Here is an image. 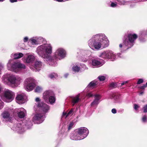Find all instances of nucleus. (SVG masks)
I'll return each instance as SVG.
<instances>
[{"label": "nucleus", "mask_w": 147, "mask_h": 147, "mask_svg": "<svg viewBox=\"0 0 147 147\" xmlns=\"http://www.w3.org/2000/svg\"><path fill=\"white\" fill-rule=\"evenodd\" d=\"M77 137L75 136L74 138H72V136H75V134H72L71 136V138L72 140H80L86 137L89 133L87 129L84 127H81L77 130Z\"/></svg>", "instance_id": "1"}, {"label": "nucleus", "mask_w": 147, "mask_h": 147, "mask_svg": "<svg viewBox=\"0 0 147 147\" xmlns=\"http://www.w3.org/2000/svg\"><path fill=\"white\" fill-rule=\"evenodd\" d=\"M94 41L93 42V45L96 49H99L101 48V46L103 45L105 41V36L97 34L94 36Z\"/></svg>", "instance_id": "2"}, {"label": "nucleus", "mask_w": 147, "mask_h": 147, "mask_svg": "<svg viewBox=\"0 0 147 147\" xmlns=\"http://www.w3.org/2000/svg\"><path fill=\"white\" fill-rule=\"evenodd\" d=\"M38 53L41 56H43L45 54L48 55L52 53V47L50 45L45 46H41L37 49Z\"/></svg>", "instance_id": "3"}, {"label": "nucleus", "mask_w": 147, "mask_h": 147, "mask_svg": "<svg viewBox=\"0 0 147 147\" xmlns=\"http://www.w3.org/2000/svg\"><path fill=\"white\" fill-rule=\"evenodd\" d=\"M36 80L32 78L26 79L25 82L26 89L27 91H30L33 89L36 86Z\"/></svg>", "instance_id": "4"}, {"label": "nucleus", "mask_w": 147, "mask_h": 147, "mask_svg": "<svg viewBox=\"0 0 147 147\" xmlns=\"http://www.w3.org/2000/svg\"><path fill=\"white\" fill-rule=\"evenodd\" d=\"M1 116L6 122H11L12 120V115L7 111H4L1 114Z\"/></svg>", "instance_id": "5"}, {"label": "nucleus", "mask_w": 147, "mask_h": 147, "mask_svg": "<svg viewBox=\"0 0 147 147\" xmlns=\"http://www.w3.org/2000/svg\"><path fill=\"white\" fill-rule=\"evenodd\" d=\"M21 78L18 76H15L13 75L10 76L8 78V81L12 84H19Z\"/></svg>", "instance_id": "6"}, {"label": "nucleus", "mask_w": 147, "mask_h": 147, "mask_svg": "<svg viewBox=\"0 0 147 147\" xmlns=\"http://www.w3.org/2000/svg\"><path fill=\"white\" fill-rule=\"evenodd\" d=\"M37 107L41 111L45 113H47L49 109V106L43 102H40L38 104Z\"/></svg>", "instance_id": "7"}, {"label": "nucleus", "mask_w": 147, "mask_h": 147, "mask_svg": "<svg viewBox=\"0 0 147 147\" xmlns=\"http://www.w3.org/2000/svg\"><path fill=\"white\" fill-rule=\"evenodd\" d=\"M129 48L134 45L138 36L137 34L133 33H129Z\"/></svg>", "instance_id": "8"}, {"label": "nucleus", "mask_w": 147, "mask_h": 147, "mask_svg": "<svg viewBox=\"0 0 147 147\" xmlns=\"http://www.w3.org/2000/svg\"><path fill=\"white\" fill-rule=\"evenodd\" d=\"M13 71L17 72L18 70L24 69L25 68V66L24 65L18 63H15L13 64L11 66Z\"/></svg>", "instance_id": "9"}, {"label": "nucleus", "mask_w": 147, "mask_h": 147, "mask_svg": "<svg viewBox=\"0 0 147 147\" xmlns=\"http://www.w3.org/2000/svg\"><path fill=\"white\" fill-rule=\"evenodd\" d=\"M44 120L43 115L41 113H36L33 117L32 121L33 122H38V123H42Z\"/></svg>", "instance_id": "10"}, {"label": "nucleus", "mask_w": 147, "mask_h": 147, "mask_svg": "<svg viewBox=\"0 0 147 147\" xmlns=\"http://www.w3.org/2000/svg\"><path fill=\"white\" fill-rule=\"evenodd\" d=\"M128 45L129 34H127L124 36L123 46L121 44H120L119 45V47L120 48H122L123 47L124 48V49H127L129 48Z\"/></svg>", "instance_id": "11"}, {"label": "nucleus", "mask_w": 147, "mask_h": 147, "mask_svg": "<svg viewBox=\"0 0 147 147\" xmlns=\"http://www.w3.org/2000/svg\"><path fill=\"white\" fill-rule=\"evenodd\" d=\"M54 95V92L51 90H47L43 94V98L45 101L47 102H48V98L51 95Z\"/></svg>", "instance_id": "12"}, {"label": "nucleus", "mask_w": 147, "mask_h": 147, "mask_svg": "<svg viewBox=\"0 0 147 147\" xmlns=\"http://www.w3.org/2000/svg\"><path fill=\"white\" fill-rule=\"evenodd\" d=\"M4 96L8 100V102L11 101L14 98L13 93L10 90H7L5 92Z\"/></svg>", "instance_id": "13"}, {"label": "nucleus", "mask_w": 147, "mask_h": 147, "mask_svg": "<svg viewBox=\"0 0 147 147\" xmlns=\"http://www.w3.org/2000/svg\"><path fill=\"white\" fill-rule=\"evenodd\" d=\"M65 51L64 50L62 49H59L55 52L54 57L55 58H57V55L58 56L62 57H64L65 56Z\"/></svg>", "instance_id": "14"}, {"label": "nucleus", "mask_w": 147, "mask_h": 147, "mask_svg": "<svg viewBox=\"0 0 147 147\" xmlns=\"http://www.w3.org/2000/svg\"><path fill=\"white\" fill-rule=\"evenodd\" d=\"M147 35V31L146 30H143L140 31L139 33V40L142 42H143L145 41V38L143 37H146Z\"/></svg>", "instance_id": "15"}, {"label": "nucleus", "mask_w": 147, "mask_h": 147, "mask_svg": "<svg viewBox=\"0 0 147 147\" xmlns=\"http://www.w3.org/2000/svg\"><path fill=\"white\" fill-rule=\"evenodd\" d=\"M107 54V51H104L100 53L98 55V57L105 59H108L109 57H108Z\"/></svg>", "instance_id": "16"}, {"label": "nucleus", "mask_w": 147, "mask_h": 147, "mask_svg": "<svg viewBox=\"0 0 147 147\" xmlns=\"http://www.w3.org/2000/svg\"><path fill=\"white\" fill-rule=\"evenodd\" d=\"M34 56L31 55H28L26 59V62L27 63L32 62L34 59Z\"/></svg>", "instance_id": "17"}, {"label": "nucleus", "mask_w": 147, "mask_h": 147, "mask_svg": "<svg viewBox=\"0 0 147 147\" xmlns=\"http://www.w3.org/2000/svg\"><path fill=\"white\" fill-rule=\"evenodd\" d=\"M80 96V94H79L73 98L72 100L73 106L75 104L78 103L80 100H81V99L79 98Z\"/></svg>", "instance_id": "18"}, {"label": "nucleus", "mask_w": 147, "mask_h": 147, "mask_svg": "<svg viewBox=\"0 0 147 147\" xmlns=\"http://www.w3.org/2000/svg\"><path fill=\"white\" fill-rule=\"evenodd\" d=\"M42 65V63L39 61H37L35 62L34 67L37 71L40 70L39 69Z\"/></svg>", "instance_id": "19"}, {"label": "nucleus", "mask_w": 147, "mask_h": 147, "mask_svg": "<svg viewBox=\"0 0 147 147\" xmlns=\"http://www.w3.org/2000/svg\"><path fill=\"white\" fill-rule=\"evenodd\" d=\"M108 57L109 58H108V59H115L116 57V55L113 54V52L111 51H107Z\"/></svg>", "instance_id": "20"}, {"label": "nucleus", "mask_w": 147, "mask_h": 147, "mask_svg": "<svg viewBox=\"0 0 147 147\" xmlns=\"http://www.w3.org/2000/svg\"><path fill=\"white\" fill-rule=\"evenodd\" d=\"M56 100V98L55 96V94L51 96L48 98V102L51 104L54 103Z\"/></svg>", "instance_id": "21"}, {"label": "nucleus", "mask_w": 147, "mask_h": 147, "mask_svg": "<svg viewBox=\"0 0 147 147\" xmlns=\"http://www.w3.org/2000/svg\"><path fill=\"white\" fill-rule=\"evenodd\" d=\"M92 64L93 66H101L102 63L99 61L94 59L92 61Z\"/></svg>", "instance_id": "22"}, {"label": "nucleus", "mask_w": 147, "mask_h": 147, "mask_svg": "<svg viewBox=\"0 0 147 147\" xmlns=\"http://www.w3.org/2000/svg\"><path fill=\"white\" fill-rule=\"evenodd\" d=\"M24 95L23 94H18L16 97V100L19 101H22L24 99Z\"/></svg>", "instance_id": "23"}, {"label": "nucleus", "mask_w": 147, "mask_h": 147, "mask_svg": "<svg viewBox=\"0 0 147 147\" xmlns=\"http://www.w3.org/2000/svg\"><path fill=\"white\" fill-rule=\"evenodd\" d=\"M23 56V54L22 53H16L14 55V59H17L22 57Z\"/></svg>", "instance_id": "24"}, {"label": "nucleus", "mask_w": 147, "mask_h": 147, "mask_svg": "<svg viewBox=\"0 0 147 147\" xmlns=\"http://www.w3.org/2000/svg\"><path fill=\"white\" fill-rule=\"evenodd\" d=\"M72 69L75 72H78L80 70V68L77 65H75L73 67Z\"/></svg>", "instance_id": "25"}, {"label": "nucleus", "mask_w": 147, "mask_h": 147, "mask_svg": "<svg viewBox=\"0 0 147 147\" xmlns=\"http://www.w3.org/2000/svg\"><path fill=\"white\" fill-rule=\"evenodd\" d=\"M18 117L20 118H23L25 115L24 113L22 111H20L18 113Z\"/></svg>", "instance_id": "26"}, {"label": "nucleus", "mask_w": 147, "mask_h": 147, "mask_svg": "<svg viewBox=\"0 0 147 147\" xmlns=\"http://www.w3.org/2000/svg\"><path fill=\"white\" fill-rule=\"evenodd\" d=\"M109 86L110 88H115L117 87V84L116 83L112 82L110 83Z\"/></svg>", "instance_id": "27"}, {"label": "nucleus", "mask_w": 147, "mask_h": 147, "mask_svg": "<svg viewBox=\"0 0 147 147\" xmlns=\"http://www.w3.org/2000/svg\"><path fill=\"white\" fill-rule=\"evenodd\" d=\"M96 85V82L93 81L91 82L89 84L88 86L90 87H94Z\"/></svg>", "instance_id": "28"}, {"label": "nucleus", "mask_w": 147, "mask_h": 147, "mask_svg": "<svg viewBox=\"0 0 147 147\" xmlns=\"http://www.w3.org/2000/svg\"><path fill=\"white\" fill-rule=\"evenodd\" d=\"M49 77L51 79H52L54 78H55L57 77V74L55 73H51L49 75Z\"/></svg>", "instance_id": "29"}, {"label": "nucleus", "mask_w": 147, "mask_h": 147, "mask_svg": "<svg viewBox=\"0 0 147 147\" xmlns=\"http://www.w3.org/2000/svg\"><path fill=\"white\" fill-rule=\"evenodd\" d=\"M42 90V88L39 86H37L35 89V91L36 92H40Z\"/></svg>", "instance_id": "30"}, {"label": "nucleus", "mask_w": 147, "mask_h": 147, "mask_svg": "<svg viewBox=\"0 0 147 147\" xmlns=\"http://www.w3.org/2000/svg\"><path fill=\"white\" fill-rule=\"evenodd\" d=\"M99 80L100 81H102L105 80L106 79V77L104 76H99L98 77Z\"/></svg>", "instance_id": "31"}, {"label": "nucleus", "mask_w": 147, "mask_h": 147, "mask_svg": "<svg viewBox=\"0 0 147 147\" xmlns=\"http://www.w3.org/2000/svg\"><path fill=\"white\" fill-rule=\"evenodd\" d=\"M74 124V123L73 122H71L68 127V130H70Z\"/></svg>", "instance_id": "32"}, {"label": "nucleus", "mask_w": 147, "mask_h": 147, "mask_svg": "<svg viewBox=\"0 0 147 147\" xmlns=\"http://www.w3.org/2000/svg\"><path fill=\"white\" fill-rule=\"evenodd\" d=\"M29 41L33 45H36L37 44V42L36 40L34 39H30L29 40Z\"/></svg>", "instance_id": "33"}, {"label": "nucleus", "mask_w": 147, "mask_h": 147, "mask_svg": "<svg viewBox=\"0 0 147 147\" xmlns=\"http://www.w3.org/2000/svg\"><path fill=\"white\" fill-rule=\"evenodd\" d=\"M142 122L144 123H145L147 122V119L146 116V115H144L142 119Z\"/></svg>", "instance_id": "34"}, {"label": "nucleus", "mask_w": 147, "mask_h": 147, "mask_svg": "<svg viewBox=\"0 0 147 147\" xmlns=\"http://www.w3.org/2000/svg\"><path fill=\"white\" fill-rule=\"evenodd\" d=\"M94 96L95 97V100L98 101V100L100 99V96L98 94H95L94 95Z\"/></svg>", "instance_id": "35"}, {"label": "nucleus", "mask_w": 147, "mask_h": 147, "mask_svg": "<svg viewBox=\"0 0 147 147\" xmlns=\"http://www.w3.org/2000/svg\"><path fill=\"white\" fill-rule=\"evenodd\" d=\"M98 103V101L94 99L93 101L91 103V105L92 106L95 105H97Z\"/></svg>", "instance_id": "36"}, {"label": "nucleus", "mask_w": 147, "mask_h": 147, "mask_svg": "<svg viewBox=\"0 0 147 147\" xmlns=\"http://www.w3.org/2000/svg\"><path fill=\"white\" fill-rule=\"evenodd\" d=\"M143 82V80L142 79H139L137 82V84H140Z\"/></svg>", "instance_id": "37"}, {"label": "nucleus", "mask_w": 147, "mask_h": 147, "mask_svg": "<svg viewBox=\"0 0 147 147\" xmlns=\"http://www.w3.org/2000/svg\"><path fill=\"white\" fill-rule=\"evenodd\" d=\"M144 112V113L147 112V104L145 105L143 107Z\"/></svg>", "instance_id": "38"}, {"label": "nucleus", "mask_w": 147, "mask_h": 147, "mask_svg": "<svg viewBox=\"0 0 147 147\" xmlns=\"http://www.w3.org/2000/svg\"><path fill=\"white\" fill-rule=\"evenodd\" d=\"M128 81H124V82H123L121 83V86H122L123 85H125L126 84H127L128 83Z\"/></svg>", "instance_id": "39"}, {"label": "nucleus", "mask_w": 147, "mask_h": 147, "mask_svg": "<svg viewBox=\"0 0 147 147\" xmlns=\"http://www.w3.org/2000/svg\"><path fill=\"white\" fill-rule=\"evenodd\" d=\"M87 96L89 97H90L93 96V95L91 93H88L87 95Z\"/></svg>", "instance_id": "40"}, {"label": "nucleus", "mask_w": 147, "mask_h": 147, "mask_svg": "<svg viewBox=\"0 0 147 147\" xmlns=\"http://www.w3.org/2000/svg\"><path fill=\"white\" fill-rule=\"evenodd\" d=\"M112 112L114 114H115L117 113L116 110L115 109H113L111 110Z\"/></svg>", "instance_id": "41"}, {"label": "nucleus", "mask_w": 147, "mask_h": 147, "mask_svg": "<svg viewBox=\"0 0 147 147\" xmlns=\"http://www.w3.org/2000/svg\"><path fill=\"white\" fill-rule=\"evenodd\" d=\"M28 40V37H25L24 39V42H26Z\"/></svg>", "instance_id": "42"}, {"label": "nucleus", "mask_w": 147, "mask_h": 147, "mask_svg": "<svg viewBox=\"0 0 147 147\" xmlns=\"http://www.w3.org/2000/svg\"><path fill=\"white\" fill-rule=\"evenodd\" d=\"M111 5L112 7H114L116 6L117 4L114 3L112 2L111 3Z\"/></svg>", "instance_id": "43"}, {"label": "nucleus", "mask_w": 147, "mask_h": 147, "mask_svg": "<svg viewBox=\"0 0 147 147\" xmlns=\"http://www.w3.org/2000/svg\"><path fill=\"white\" fill-rule=\"evenodd\" d=\"M147 87L146 85V84L144 85L143 86H142L140 87V88L142 89H144L145 88Z\"/></svg>", "instance_id": "44"}, {"label": "nucleus", "mask_w": 147, "mask_h": 147, "mask_svg": "<svg viewBox=\"0 0 147 147\" xmlns=\"http://www.w3.org/2000/svg\"><path fill=\"white\" fill-rule=\"evenodd\" d=\"M3 107V103L2 102L0 103V109H2Z\"/></svg>", "instance_id": "45"}, {"label": "nucleus", "mask_w": 147, "mask_h": 147, "mask_svg": "<svg viewBox=\"0 0 147 147\" xmlns=\"http://www.w3.org/2000/svg\"><path fill=\"white\" fill-rule=\"evenodd\" d=\"M139 107L137 105L135 104L134 105V109L135 110H137L138 109Z\"/></svg>", "instance_id": "46"}, {"label": "nucleus", "mask_w": 147, "mask_h": 147, "mask_svg": "<svg viewBox=\"0 0 147 147\" xmlns=\"http://www.w3.org/2000/svg\"><path fill=\"white\" fill-rule=\"evenodd\" d=\"M73 112V110H70L69 112L67 114V116H66V117L67 116H68L69 115L71 114Z\"/></svg>", "instance_id": "47"}, {"label": "nucleus", "mask_w": 147, "mask_h": 147, "mask_svg": "<svg viewBox=\"0 0 147 147\" xmlns=\"http://www.w3.org/2000/svg\"><path fill=\"white\" fill-rule=\"evenodd\" d=\"M10 2L11 3H13L15 2H17L18 1L17 0H9Z\"/></svg>", "instance_id": "48"}, {"label": "nucleus", "mask_w": 147, "mask_h": 147, "mask_svg": "<svg viewBox=\"0 0 147 147\" xmlns=\"http://www.w3.org/2000/svg\"><path fill=\"white\" fill-rule=\"evenodd\" d=\"M36 101L37 102L40 101V98H36Z\"/></svg>", "instance_id": "49"}, {"label": "nucleus", "mask_w": 147, "mask_h": 147, "mask_svg": "<svg viewBox=\"0 0 147 147\" xmlns=\"http://www.w3.org/2000/svg\"><path fill=\"white\" fill-rule=\"evenodd\" d=\"M56 1L59 2H62L63 1V0H55Z\"/></svg>", "instance_id": "50"}, {"label": "nucleus", "mask_w": 147, "mask_h": 147, "mask_svg": "<svg viewBox=\"0 0 147 147\" xmlns=\"http://www.w3.org/2000/svg\"><path fill=\"white\" fill-rule=\"evenodd\" d=\"M68 74H66L64 75L65 77V78H66L68 76Z\"/></svg>", "instance_id": "51"}, {"label": "nucleus", "mask_w": 147, "mask_h": 147, "mask_svg": "<svg viewBox=\"0 0 147 147\" xmlns=\"http://www.w3.org/2000/svg\"><path fill=\"white\" fill-rule=\"evenodd\" d=\"M108 44H106L104 45V46H103L104 47H105L108 46Z\"/></svg>", "instance_id": "52"}, {"label": "nucleus", "mask_w": 147, "mask_h": 147, "mask_svg": "<svg viewBox=\"0 0 147 147\" xmlns=\"http://www.w3.org/2000/svg\"><path fill=\"white\" fill-rule=\"evenodd\" d=\"M138 1H147V0H138Z\"/></svg>", "instance_id": "53"}, {"label": "nucleus", "mask_w": 147, "mask_h": 147, "mask_svg": "<svg viewBox=\"0 0 147 147\" xmlns=\"http://www.w3.org/2000/svg\"><path fill=\"white\" fill-rule=\"evenodd\" d=\"M143 93H144V92H140V95H142V94Z\"/></svg>", "instance_id": "54"}, {"label": "nucleus", "mask_w": 147, "mask_h": 147, "mask_svg": "<svg viewBox=\"0 0 147 147\" xmlns=\"http://www.w3.org/2000/svg\"><path fill=\"white\" fill-rule=\"evenodd\" d=\"M66 114H67L66 113H64V112L63 113V115H65Z\"/></svg>", "instance_id": "55"}, {"label": "nucleus", "mask_w": 147, "mask_h": 147, "mask_svg": "<svg viewBox=\"0 0 147 147\" xmlns=\"http://www.w3.org/2000/svg\"><path fill=\"white\" fill-rule=\"evenodd\" d=\"M146 86H147V82L146 83Z\"/></svg>", "instance_id": "56"}, {"label": "nucleus", "mask_w": 147, "mask_h": 147, "mask_svg": "<svg viewBox=\"0 0 147 147\" xmlns=\"http://www.w3.org/2000/svg\"><path fill=\"white\" fill-rule=\"evenodd\" d=\"M1 67H2V66H1Z\"/></svg>", "instance_id": "57"}, {"label": "nucleus", "mask_w": 147, "mask_h": 147, "mask_svg": "<svg viewBox=\"0 0 147 147\" xmlns=\"http://www.w3.org/2000/svg\"><path fill=\"white\" fill-rule=\"evenodd\" d=\"M29 123H31L30 122H29Z\"/></svg>", "instance_id": "58"}]
</instances>
